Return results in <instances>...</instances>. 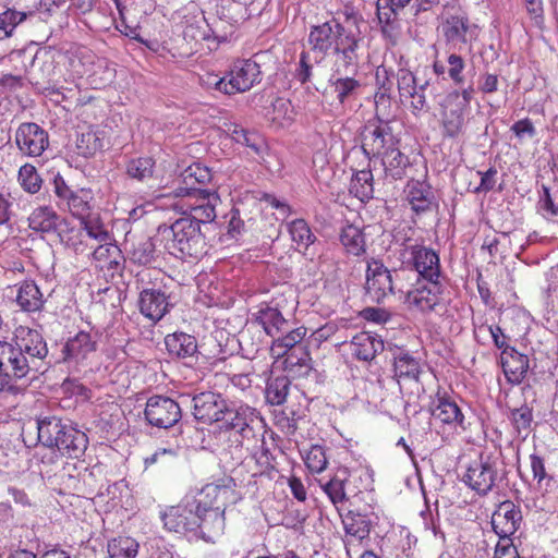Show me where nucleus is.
Listing matches in <instances>:
<instances>
[{"mask_svg":"<svg viewBox=\"0 0 558 558\" xmlns=\"http://www.w3.org/2000/svg\"><path fill=\"white\" fill-rule=\"evenodd\" d=\"M363 16L353 8L343 11L330 20L311 27L307 44L316 63L327 57L335 58V72L355 71L360 62V50L364 37L360 29Z\"/></svg>","mask_w":558,"mask_h":558,"instance_id":"obj_1","label":"nucleus"},{"mask_svg":"<svg viewBox=\"0 0 558 558\" xmlns=\"http://www.w3.org/2000/svg\"><path fill=\"white\" fill-rule=\"evenodd\" d=\"M47 354L43 336L25 326L17 327L10 341H0V398L22 395L26 385L21 381L38 371Z\"/></svg>","mask_w":558,"mask_h":558,"instance_id":"obj_2","label":"nucleus"},{"mask_svg":"<svg viewBox=\"0 0 558 558\" xmlns=\"http://www.w3.org/2000/svg\"><path fill=\"white\" fill-rule=\"evenodd\" d=\"M236 485L232 477L222 476L187 495L205 520L208 532L218 538L226 526V509L236 501Z\"/></svg>","mask_w":558,"mask_h":558,"instance_id":"obj_3","label":"nucleus"},{"mask_svg":"<svg viewBox=\"0 0 558 558\" xmlns=\"http://www.w3.org/2000/svg\"><path fill=\"white\" fill-rule=\"evenodd\" d=\"M171 279L160 269L146 268L136 275V283L141 289L137 300L140 313L156 324L172 308L170 283Z\"/></svg>","mask_w":558,"mask_h":558,"instance_id":"obj_4","label":"nucleus"},{"mask_svg":"<svg viewBox=\"0 0 558 558\" xmlns=\"http://www.w3.org/2000/svg\"><path fill=\"white\" fill-rule=\"evenodd\" d=\"M474 92L473 85L452 89L438 101V123L444 140L454 141L465 134Z\"/></svg>","mask_w":558,"mask_h":558,"instance_id":"obj_5","label":"nucleus"},{"mask_svg":"<svg viewBox=\"0 0 558 558\" xmlns=\"http://www.w3.org/2000/svg\"><path fill=\"white\" fill-rule=\"evenodd\" d=\"M37 430L38 439L44 446L57 449L68 458L78 459L87 449L86 434L56 416L38 420Z\"/></svg>","mask_w":558,"mask_h":558,"instance_id":"obj_6","label":"nucleus"},{"mask_svg":"<svg viewBox=\"0 0 558 558\" xmlns=\"http://www.w3.org/2000/svg\"><path fill=\"white\" fill-rule=\"evenodd\" d=\"M160 520L166 531L180 535H192L207 543L217 539L214 532H208L204 517L198 512L195 501L187 494L177 504L160 511Z\"/></svg>","mask_w":558,"mask_h":558,"instance_id":"obj_7","label":"nucleus"},{"mask_svg":"<svg viewBox=\"0 0 558 558\" xmlns=\"http://www.w3.org/2000/svg\"><path fill=\"white\" fill-rule=\"evenodd\" d=\"M166 247L180 259H199L207 253L206 238L201 226L189 217L179 218L170 226Z\"/></svg>","mask_w":558,"mask_h":558,"instance_id":"obj_8","label":"nucleus"},{"mask_svg":"<svg viewBox=\"0 0 558 558\" xmlns=\"http://www.w3.org/2000/svg\"><path fill=\"white\" fill-rule=\"evenodd\" d=\"M255 420V409L247 405L238 408L227 405L218 421L219 432L226 436L230 447L248 448L252 441L256 440V433L253 427Z\"/></svg>","mask_w":558,"mask_h":558,"instance_id":"obj_9","label":"nucleus"},{"mask_svg":"<svg viewBox=\"0 0 558 558\" xmlns=\"http://www.w3.org/2000/svg\"><path fill=\"white\" fill-rule=\"evenodd\" d=\"M428 411L441 432L460 433L468 429L466 418L457 397L444 388H438L430 397Z\"/></svg>","mask_w":558,"mask_h":558,"instance_id":"obj_10","label":"nucleus"},{"mask_svg":"<svg viewBox=\"0 0 558 558\" xmlns=\"http://www.w3.org/2000/svg\"><path fill=\"white\" fill-rule=\"evenodd\" d=\"M306 333L307 328L300 326L292 329L289 328L283 333L274 338L270 345V355L276 360L283 359L284 371L293 372L298 366H306L308 353L302 344Z\"/></svg>","mask_w":558,"mask_h":558,"instance_id":"obj_11","label":"nucleus"},{"mask_svg":"<svg viewBox=\"0 0 558 558\" xmlns=\"http://www.w3.org/2000/svg\"><path fill=\"white\" fill-rule=\"evenodd\" d=\"M62 225H65V220L50 206H38L28 217V227L35 232H63V229H61ZM59 234L61 241L64 242L66 246L73 248L76 253H84L85 245L82 240H78V236L81 235L80 231H74L72 229L66 238L61 233Z\"/></svg>","mask_w":558,"mask_h":558,"instance_id":"obj_12","label":"nucleus"},{"mask_svg":"<svg viewBox=\"0 0 558 558\" xmlns=\"http://www.w3.org/2000/svg\"><path fill=\"white\" fill-rule=\"evenodd\" d=\"M227 78L230 96L246 93L262 82L260 64L253 57L238 58L230 64Z\"/></svg>","mask_w":558,"mask_h":558,"instance_id":"obj_13","label":"nucleus"},{"mask_svg":"<svg viewBox=\"0 0 558 558\" xmlns=\"http://www.w3.org/2000/svg\"><path fill=\"white\" fill-rule=\"evenodd\" d=\"M498 478L497 463L492 456H481L472 462L463 477V483L480 496H486L493 490Z\"/></svg>","mask_w":558,"mask_h":558,"instance_id":"obj_14","label":"nucleus"},{"mask_svg":"<svg viewBox=\"0 0 558 558\" xmlns=\"http://www.w3.org/2000/svg\"><path fill=\"white\" fill-rule=\"evenodd\" d=\"M14 143L23 157L38 158L49 147L48 132L35 122H23L15 130Z\"/></svg>","mask_w":558,"mask_h":558,"instance_id":"obj_15","label":"nucleus"},{"mask_svg":"<svg viewBox=\"0 0 558 558\" xmlns=\"http://www.w3.org/2000/svg\"><path fill=\"white\" fill-rule=\"evenodd\" d=\"M445 286L442 279L416 280L413 289L407 294L410 306L429 313L442 305Z\"/></svg>","mask_w":558,"mask_h":558,"instance_id":"obj_16","label":"nucleus"},{"mask_svg":"<svg viewBox=\"0 0 558 558\" xmlns=\"http://www.w3.org/2000/svg\"><path fill=\"white\" fill-rule=\"evenodd\" d=\"M408 264L417 272V280L444 279L439 254L432 247L414 244L408 247Z\"/></svg>","mask_w":558,"mask_h":558,"instance_id":"obj_17","label":"nucleus"},{"mask_svg":"<svg viewBox=\"0 0 558 558\" xmlns=\"http://www.w3.org/2000/svg\"><path fill=\"white\" fill-rule=\"evenodd\" d=\"M144 415L151 426L169 428L180 421L182 413L179 403L173 399L153 396L146 402Z\"/></svg>","mask_w":558,"mask_h":558,"instance_id":"obj_18","label":"nucleus"},{"mask_svg":"<svg viewBox=\"0 0 558 558\" xmlns=\"http://www.w3.org/2000/svg\"><path fill=\"white\" fill-rule=\"evenodd\" d=\"M399 144L388 123L368 124L362 134V150L371 160L381 157L389 149Z\"/></svg>","mask_w":558,"mask_h":558,"instance_id":"obj_19","label":"nucleus"},{"mask_svg":"<svg viewBox=\"0 0 558 558\" xmlns=\"http://www.w3.org/2000/svg\"><path fill=\"white\" fill-rule=\"evenodd\" d=\"M356 478V471L350 470L347 466H339L331 478L322 484V489L338 509L339 505L349 500L350 495H355L360 492Z\"/></svg>","mask_w":558,"mask_h":558,"instance_id":"obj_20","label":"nucleus"},{"mask_svg":"<svg viewBox=\"0 0 558 558\" xmlns=\"http://www.w3.org/2000/svg\"><path fill=\"white\" fill-rule=\"evenodd\" d=\"M365 291L367 298L375 303H380L391 294L392 278L389 269L377 259L367 262Z\"/></svg>","mask_w":558,"mask_h":558,"instance_id":"obj_21","label":"nucleus"},{"mask_svg":"<svg viewBox=\"0 0 558 558\" xmlns=\"http://www.w3.org/2000/svg\"><path fill=\"white\" fill-rule=\"evenodd\" d=\"M521 523V509L511 500L501 501L492 514V526L499 538H511Z\"/></svg>","mask_w":558,"mask_h":558,"instance_id":"obj_22","label":"nucleus"},{"mask_svg":"<svg viewBox=\"0 0 558 558\" xmlns=\"http://www.w3.org/2000/svg\"><path fill=\"white\" fill-rule=\"evenodd\" d=\"M228 403L221 395L204 391L193 398V415L204 424L218 423Z\"/></svg>","mask_w":558,"mask_h":558,"instance_id":"obj_23","label":"nucleus"},{"mask_svg":"<svg viewBox=\"0 0 558 558\" xmlns=\"http://www.w3.org/2000/svg\"><path fill=\"white\" fill-rule=\"evenodd\" d=\"M405 199L416 214L429 211L434 205L435 196L426 174L422 180L410 179L404 189Z\"/></svg>","mask_w":558,"mask_h":558,"instance_id":"obj_24","label":"nucleus"},{"mask_svg":"<svg viewBox=\"0 0 558 558\" xmlns=\"http://www.w3.org/2000/svg\"><path fill=\"white\" fill-rule=\"evenodd\" d=\"M500 363L507 381L520 385L530 368L527 355L520 353L513 347H505L500 354Z\"/></svg>","mask_w":558,"mask_h":558,"instance_id":"obj_25","label":"nucleus"},{"mask_svg":"<svg viewBox=\"0 0 558 558\" xmlns=\"http://www.w3.org/2000/svg\"><path fill=\"white\" fill-rule=\"evenodd\" d=\"M343 529L345 531V547L348 551L355 543L360 544L362 541L369 537L372 530V521L367 514L349 510L344 515H341Z\"/></svg>","mask_w":558,"mask_h":558,"instance_id":"obj_26","label":"nucleus"},{"mask_svg":"<svg viewBox=\"0 0 558 558\" xmlns=\"http://www.w3.org/2000/svg\"><path fill=\"white\" fill-rule=\"evenodd\" d=\"M97 342L92 333L80 331L65 342L62 349V360L68 363H80L86 360L88 354L95 352Z\"/></svg>","mask_w":558,"mask_h":558,"instance_id":"obj_27","label":"nucleus"},{"mask_svg":"<svg viewBox=\"0 0 558 558\" xmlns=\"http://www.w3.org/2000/svg\"><path fill=\"white\" fill-rule=\"evenodd\" d=\"M95 267L104 271L106 276H111L122 269L123 255L118 245L105 242L98 245L93 254Z\"/></svg>","mask_w":558,"mask_h":558,"instance_id":"obj_28","label":"nucleus"},{"mask_svg":"<svg viewBox=\"0 0 558 558\" xmlns=\"http://www.w3.org/2000/svg\"><path fill=\"white\" fill-rule=\"evenodd\" d=\"M384 341L368 331L356 333L351 341L352 355L364 362L373 361L384 350Z\"/></svg>","mask_w":558,"mask_h":558,"instance_id":"obj_29","label":"nucleus"},{"mask_svg":"<svg viewBox=\"0 0 558 558\" xmlns=\"http://www.w3.org/2000/svg\"><path fill=\"white\" fill-rule=\"evenodd\" d=\"M213 193L204 187L178 186L173 191L175 202L173 208L186 217L194 213L193 208L202 205L203 197L209 198Z\"/></svg>","mask_w":558,"mask_h":558,"instance_id":"obj_30","label":"nucleus"},{"mask_svg":"<svg viewBox=\"0 0 558 558\" xmlns=\"http://www.w3.org/2000/svg\"><path fill=\"white\" fill-rule=\"evenodd\" d=\"M421 364L416 357L405 350H398L393 354V377L400 381H418Z\"/></svg>","mask_w":558,"mask_h":558,"instance_id":"obj_31","label":"nucleus"},{"mask_svg":"<svg viewBox=\"0 0 558 558\" xmlns=\"http://www.w3.org/2000/svg\"><path fill=\"white\" fill-rule=\"evenodd\" d=\"M255 322L271 338H276L290 328L289 320L283 317L282 313L268 305L258 310L255 314Z\"/></svg>","mask_w":558,"mask_h":558,"instance_id":"obj_32","label":"nucleus"},{"mask_svg":"<svg viewBox=\"0 0 558 558\" xmlns=\"http://www.w3.org/2000/svg\"><path fill=\"white\" fill-rule=\"evenodd\" d=\"M166 349L172 357L186 359L197 352V340L194 336L183 331L168 333L165 337Z\"/></svg>","mask_w":558,"mask_h":558,"instance_id":"obj_33","label":"nucleus"},{"mask_svg":"<svg viewBox=\"0 0 558 558\" xmlns=\"http://www.w3.org/2000/svg\"><path fill=\"white\" fill-rule=\"evenodd\" d=\"M381 163L385 175L392 180L403 179L408 174V168L411 167L409 157L400 151L398 145L381 156Z\"/></svg>","mask_w":558,"mask_h":558,"instance_id":"obj_34","label":"nucleus"},{"mask_svg":"<svg viewBox=\"0 0 558 558\" xmlns=\"http://www.w3.org/2000/svg\"><path fill=\"white\" fill-rule=\"evenodd\" d=\"M380 1L377 2V19L380 24V31L385 39L392 46L397 45L400 36V25L398 21V13L395 7L387 4L381 7Z\"/></svg>","mask_w":558,"mask_h":558,"instance_id":"obj_35","label":"nucleus"},{"mask_svg":"<svg viewBox=\"0 0 558 558\" xmlns=\"http://www.w3.org/2000/svg\"><path fill=\"white\" fill-rule=\"evenodd\" d=\"M16 302L23 311L36 312L43 307L44 298L33 280H25L17 290Z\"/></svg>","mask_w":558,"mask_h":558,"instance_id":"obj_36","label":"nucleus"},{"mask_svg":"<svg viewBox=\"0 0 558 558\" xmlns=\"http://www.w3.org/2000/svg\"><path fill=\"white\" fill-rule=\"evenodd\" d=\"M340 242L348 255L359 257L366 252V241L362 229L347 225L340 233Z\"/></svg>","mask_w":558,"mask_h":558,"instance_id":"obj_37","label":"nucleus"},{"mask_svg":"<svg viewBox=\"0 0 558 558\" xmlns=\"http://www.w3.org/2000/svg\"><path fill=\"white\" fill-rule=\"evenodd\" d=\"M288 232L299 252H306L316 241V235L310 225L301 218L294 219L288 225Z\"/></svg>","mask_w":558,"mask_h":558,"instance_id":"obj_38","label":"nucleus"},{"mask_svg":"<svg viewBox=\"0 0 558 558\" xmlns=\"http://www.w3.org/2000/svg\"><path fill=\"white\" fill-rule=\"evenodd\" d=\"M350 193L363 203L373 198L374 178L369 168L354 172L350 183Z\"/></svg>","mask_w":558,"mask_h":558,"instance_id":"obj_39","label":"nucleus"},{"mask_svg":"<svg viewBox=\"0 0 558 558\" xmlns=\"http://www.w3.org/2000/svg\"><path fill=\"white\" fill-rule=\"evenodd\" d=\"M329 86L336 96L339 105L344 106L351 99H355L361 83L354 77H337L329 80Z\"/></svg>","mask_w":558,"mask_h":558,"instance_id":"obj_40","label":"nucleus"},{"mask_svg":"<svg viewBox=\"0 0 558 558\" xmlns=\"http://www.w3.org/2000/svg\"><path fill=\"white\" fill-rule=\"evenodd\" d=\"M156 160L150 156L131 158L125 165L126 174L137 181H146L154 177Z\"/></svg>","mask_w":558,"mask_h":558,"instance_id":"obj_41","label":"nucleus"},{"mask_svg":"<svg viewBox=\"0 0 558 558\" xmlns=\"http://www.w3.org/2000/svg\"><path fill=\"white\" fill-rule=\"evenodd\" d=\"M469 19L463 15H450L442 23V34L447 41L466 43Z\"/></svg>","mask_w":558,"mask_h":558,"instance_id":"obj_42","label":"nucleus"},{"mask_svg":"<svg viewBox=\"0 0 558 558\" xmlns=\"http://www.w3.org/2000/svg\"><path fill=\"white\" fill-rule=\"evenodd\" d=\"M93 193L90 190H78L66 202L70 213L80 220L86 219L93 213Z\"/></svg>","mask_w":558,"mask_h":558,"instance_id":"obj_43","label":"nucleus"},{"mask_svg":"<svg viewBox=\"0 0 558 558\" xmlns=\"http://www.w3.org/2000/svg\"><path fill=\"white\" fill-rule=\"evenodd\" d=\"M140 544L131 536L119 535L108 543L110 558H135Z\"/></svg>","mask_w":558,"mask_h":558,"instance_id":"obj_44","label":"nucleus"},{"mask_svg":"<svg viewBox=\"0 0 558 558\" xmlns=\"http://www.w3.org/2000/svg\"><path fill=\"white\" fill-rule=\"evenodd\" d=\"M182 177L183 181L181 186L190 187H204L213 178L210 170L201 163L189 166Z\"/></svg>","mask_w":558,"mask_h":558,"instance_id":"obj_45","label":"nucleus"},{"mask_svg":"<svg viewBox=\"0 0 558 558\" xmlns=\"http://www.w3.org/2000/svg\"><path fill=\"white\" fill-rule=\"evenodd\" d=\"M17 181L22 189L29 194L38 193L43 185V179L32 163H25L20 168Z\"/></svg>","mask_w":558,"mask_h":558,"instance_id":"obj_46","label":"nucleus"},{"mask_svg":"<svg viewBox=\"0 0 558 558\" xmlns=\"http://www.w3.org/2000/svg\"><path fill=\"white\" fill-rule=\"evenodd\" d=\"M289 389L290 380L288 377H276L267 384L266 399L272 405H280L287 400Z\"/></svg>","mask_w":558,"mask_h":558,"instance_id":"obj_47","label":"nucleus"},{"mask_svg":"<svg viewBox=\"0 0 558 558\" xmlns=\"http://www.w3.org/2000/svg\"><path fill=\"white\" fill-rule=\"evenodd\" d=\"M102 149V141L96 132L89 130L78 135L76 140V153L85 158L94 156Z\"/></svg>","mask_w":558,"mask_h":558,"instance_id":"obj_48","label":"nucleus"},{"mask_svg":"<svg viewBox=\"0 0 558 558\" xmlns=\"http://www.w3.org/2000/svg\"><path fill=\"white\" fill-rule=\"evenodd\" d=\"M201 201L202 205L197 208H193L194 213L187 216L190 219L201 223L211 222L216 218V205L219 201V196L216 192L209 196V198L203 197Z\"/></svg>","mask_w":558,"mask_h":558,"instance_id":"obj_49","label":"nucleus"},{"mask_svg":"<svg viewBox=\"0 0 558 558\" xmlns=\"http://www.w3.org/2000/svg\"><path fill=\"white\" fill-rule=\"evenodd\" d=\"M304 463L313 474L325 471L328 465L325 448L319 445H313L304 457Z\"/></svg>","mask_w":558,"mask_h":558,"instance_id":"obj_50","label":"nucleus"},{"mask_svg":"<svg viewBox=\"0 0 558 558\" xmlns=\"http://www.w3.org/2000/svg\"><path fill=\"white\" fill-rule=\"evenodd\" d=\"M294 112L289 100L277 98L272 104L271 121L278 126H288L293 122Z\"/></svg>","mask_w":558,"mask_h":558,"instance_id":"obj_51","label":"nucleus"},{"mask_svg":"<svg viewBox=\"0 0 558 558\" xmlns=\"http://www.w3.org/2000/svg\"><path fill=\"white\" fill-rule=\"evenodd\" d=\"M81 223L89 238L99 242H107L110 239L109 232L97 215L92 214L86 219L81 220Z\"/></svg>","mask_w":558,"mask_h":558,"instance_id":"obj_52","label":"nucleus"},{"mask_svg":"<svg viewBox=\"0 0 558 558\" xmlns=\"http://www.w3.org/2000/svg\"><path fill=\"white\" fill-rule=\"evenodd\" d=\"M155 246L151 241L144 240L134 244L130 251V258L138 265H147L154 260Z\"/></svg>","mask_w":558,"mask_h":558,"instance_id":"obj_53","label":"nucleus"},{"mask_svg":"<svg viewBox=\"0 0 558 558\" xmlns=\"http://www.w3.org/2000/svg\"><path fill=\"white\" fill-rule=\"evenodd\" d=\"M402 102L405 104V106L410 109L412 114L416 118H421L429 109L424 86H420L418 89L409 95L407 101Z\"/></svg>","mask_w":558,"mask_h":558,"instance_id":"obj_54","label":"nucleus"},{"mask_svg":"<svg viewBox=\"0 0 558 558\" xmlns=\"http://www.w3.org/2000/svg\"><path fill=\"white\" fill-rule=\"evenodd\" d=\"M397 84L401 101H407L409 95L420 88L416 85L414 74L405 69L399 70L397 74Z\"/></svg>","mask_w":558,"mask_h":558,"instance_id":"obj_55","label":"nucleus"},{"mask_svg":"<svg viewBox=\"0 0 558 558\" xmlns=\"http://www.w3.org/2000/svg\"><path fill=\"white\" fill-rule=\"evenodd\" d=\"M314 64H317L314 59L313 52L302 51L300 54L299 65L295 70V78L301 83L305 84L311 81L313 76Z\"/></svg>","mask_w":558,"mask_h":558,"instance_id":"obj_56","label":"nucleus"},{"mask_svg":"<svg viewBox=\"0 0 558 558\" xmlns=\"http://www.w3.org/2000/svg\"><path fill=\"white\" fill-rule=\"evenodd\" d=\"M510 418L518 433L527 430L533 421V410L527 404H523L511 411Z\"/></svg>","mask_w":558,"mask_h":558,"instance_id":"obj_57","label":"nucleus"},{"mask_svg":"<svg viewBox=\"0 0 558 558\" xmlns=\"http://www.w3.org/2000/svg\"><path fill=\"white\" fill-rule=\"evenodd\" d=\"M199 83L204 88L214 89L230 96L227 73L223 76H219L214 72H206L199 76Z\"/></svg>","mask_w":558,"mask_h":558,"instance_id":"obj_58","label":"nucleus"},{"mask_svg":"<svg viewBox=\"0 0 558 558\" xmlns=\"http://www.w3.org/2000/svg\"><path fill=\"white\" fill-rule=\"evenodd\" d=\"M447 63L448 76L454 84L461 85L464 82L463 70L465 62L463 58L457 53H451L448 56Z\"/></svg>","mask_w":558,"mask_h":558,"instance_id":"obj_59","label":"nucleus"},{"mask_svg":"<svg viewBox=\"0 0 558 558\" xmlns=\"http://www.w3.org/2000/svg\"><path fill=\"white\" fill-rule=\"evenodd\" d=\"M477 174L481 177L480 184L474 189V192L480 193H488L493 191L497 183V169L492 166L485 171H477Z\"/></svg>","mask_w":558,"mask_h":558,"instance_id":"obj_60","label":"nucleus"},{"mask_svg":"<svg viewBox=\"0 0 558 558\" xmlns=\"http://www.w3.org/2000/svg\"><path fill=\"white\" fill-rule=\"evenodd\" d=\"M395 74L393 71L385 65H379L375 72V82L377 89L384 92H391L393 86Z\"/></svg>","mask_w":558,"mask_h":558,"instance_id":"obj_61","label":"nucleus"},{"mask_svg":"<svg viewBox=\"0 0 558 558\" xmlns=\"http://www.w3.org/2000/svg\"><path fill=\"white\" fill-rule=\"evenodd\" d=\"M530 463H531V470L533 473L534 480L537 481V484L539 487H542V483L544 481H551L553 477L549 476L546 472L545 462L544 459L538 454H531L530 456Z\"/></svg>","mask_w":558,"mask_h":558,"instance_id":"obj_62","label":"nucleus"},{"mask_svg":"<svg viewBox=\"0 0 558 558\" xmlns=\"http://www.w3.org/2000/svg\"><path fill=\"white\" fill-rule=\"evenodd\" d=\"M22 20L21 13L14 10H7L0 14V29L5 33V36H11L13 29Z\"/></svg>","mask_w":558,"mask_h":558,"instance_id":"obj_63","label":"nucleus"},{"mask_svg":"<svg viewBox=\"0 0 558 558\" xmlns=\"http://www.w3.org/2000/svg\"><path fill=\"white\" fill-rule=\"evenodd\" d=\"M494 558H520V556L511 538H499Z\"/></svg>","mask_w":558,"mask_h":558,"instance_id":"obj_64","label":"nucleus"}]
</instances>
